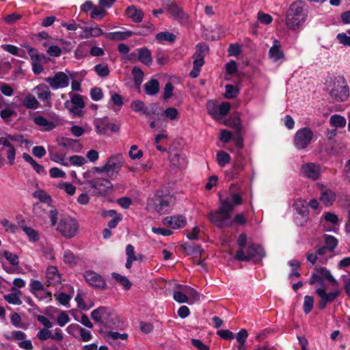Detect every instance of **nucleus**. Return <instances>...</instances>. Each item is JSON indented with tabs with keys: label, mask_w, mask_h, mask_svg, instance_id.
I'll use <instances>...</instances> for the list:
<instances>
[{
	"label": "nucleus",
	"mask_w": 350,
	"mask_h": 350,
	"mask_svg": "<svg viewBox=\"0 0 350 350\" xmlns=\"http://www.w3.org/2000/svg\"><path fill=\"white\" fill-rule=\"evenodd\" d=\"M59 189H63L65 191V192L68 194L69 196H72L75 194L76 191V187L72 185L71 183H60L58 186Z\"/></svg>",
	"instance_id": "nucleus-59"
},
{
	"label": "nucleus",
	"mask_w": 350,
	"mask_h": 350,
	"mask_svg": "<svg viewBox=\"0 0 350 350\" xmlns=\"http://www.w3.org/2000/svg\"><path fill=\"white\" fill-rule=\"evenodd\" d=\"M94 124L96 128V133L99 135L106 134L107 131L109 130V122H108L107 117L96 119Z\"/></svg>",
	"instance_id": "nucleus-28"
},
{
	"label": "nucleus",
	"mask_w": 350,
	"mask_h": 350,
	"mask_svg": "<svg viewBox=\"0 0 350 350\" xmlns=\"http://www.w3.org/2000/svg\"><path fill=\"white\" fill-rule=\"evenodd\" d=\"M177 287L183 289L187 295L190 297L193 300L198 301L200 299V293L191 286L178 284Z\"/></svg>",
	"instance_id": "nucleus-36"
},
{
	"label": "nucleus",
	"mask_w": 350,
	"mask_h": 350,
	"mask_svg": "<svg viewBox=\"0 0 350 350\" xmlns=\"http://www.w3.org/2000/svg\"><path fill=\"white\" fill-rule=\"evenodd\" d=\"M245 165V158L242 152L239 150L234 157L232 167L230 171L231 177L237 178L241 172L243 171Z\"/></svg>",
	"instance_id": "nucleus-14"
},
{
	"label": "nucleus",
	"mask_w": 350,
	"mask_h": 350,
	"mask_svg": "<svg viewBox=\"0 0 350 350\" xmlns=\"http://www.w3.org/2000/svg\"><path fill=\"white\" fill-rule=\"evenodd\" d=\"M308 14V8L304 1H293L286 14L287 27L292 30L297 29L306 22Z\"/></svg>",
	"instance_id": "nucleus-1"
},
{
	"label": "nucleus",
	"mask_w": 350,
	"mask_h": 350,
	"mask_svg": "<svg viewBox=\"0 0 350 350\" xmlns=\"http://www.w3.org/2000/svg\"><path fill=\"white\" fill-rule=\"evenodd\" d=\"M126 16L131 18L134 23H140L142 21L144 17V12L142 10L137 9L134 5L128 7L126 10Z\"/></svg>",
	"instance_id": "nucleus-24"
},
{
	"label": "nucleus",
	"mask_w": 350,
	"mask_h": 350,
	"mask_svg": "<svg viewBox=\"0 0 350 350\" xmlns=\"http://www.w3.org/2000/svg\"><path fill=\"white\" fill-rule=\"evenodd\" d=\"M169 195H163L161 191H157L153 198L154 210L159 214H166L170 209V200Z\"/></svg>",
	"instance_id": "nucleus-8"
},
{
	"label": "nucleus",
	"mask_w": 350,
	"mask_h": 350,
	"mask_svg": "<svg viewBox=\"0 0 350 350\" xmlns=\"http://www.w3.org/2000/svg\"><path fill=\"white\" fill-rule=\"evenodd\" d=\"M167 11L180 23H183L187 19V15L174 1L167 5Z\"/></svg>",
	"instance_id": "nucleus-18"
},
{
	"label": "nucleus",
	"mask_w": 350,
	"mask_h": 350,
	"mask_svg": "<svg viewBox=\"0 0 350 350\" xmlns=\"http://www.w3.org/2000/svg\"><path fill=\"white\" fill-rule=\"evenodd\" d=\"M39 301L46 300V303L52 300V293L49 291L42 290L33 295Z\"/></svg>",
	"instance_id": "nucleus-55"
},
{
	"label": "nucleus",
	"mask_w": 350,
	"mask_h": 350,
	"mask_svg": "<svg viewBox=\"0 0 350 350\" xmlns=\"http://www.w3.org/2000/svg\"><path fill=\"white\" fill-rule=\"evenodd\" d=\"M133 36V31H114L105 33L107 39L114 41L124 40Z\"/></svg>",
	"instance_id": "nucleus-26"
},
{
	"label": "nucleus",
	"mask_w": 350,
	"mask_h": 350,
	"mask_svg": "<svg viewBox=\"0 0 350 350\" xmlns=\"http://www.w3.org/2000/svg\"><path fill=\"white\" fill-rule=\"evenodd\" d=\"M20 295H21V291L18 290L17 293L5 295L3 298L9 304L14 305H21L22 304V301L19 297Z\"/></svg>",
	"instance_id": "nucleus-40"
},
{
	"label": "nucleus",
	"mask_w": 350,
	"mask_h": 350,
	"mask_svg": "<svg viewBox=\"0 0 350 350\" xmlns=\"http://www.w3.org/2000/svg\"><path fill=\"white\" fill-rule=\"evenodd\" d=\"M56 299L59 301V303L62 306H67L68 305L71 296L68 294H66L65 293H59L57 295H55Z\"/></svg>",
	"instance_id": "nucleus-60"
},
{
	"label": "nucleus",
	"mask_w": 350,
	"mask_h": 350,
	"mask_svg": "<svg viewBox=\"0 0 350 350\" xmlns=\"http://www.w3.org/2000/svg\"><path fill=\"white\" fill-rule=\"evenodd\" d=\"M288 264L292 267V273L290 274V277L295 276L296 278H299L301 274L298 271V269L301 267V262L297 260H290Z\"/></svg>",
	"instance_id": "nucleus-54"
},
{
	"label": "nucleus",
	"mask_w": 350,
	"mask_h": 350,
	"mask_svg": "<svg viewBox=\"0 0 350 350\" xmlns=\"http://www.w3.org/2000/svg\"><path fill=\"white\" fill-rule=\"evenodd\" d=\"M1 49L3 51H7V52H8L9 53H10L12 55H16V56H18V57H26L25 52L23 51L22 53H20L19 49L17 46H14V45H12V44H2L1 45Z\"/></svg>",
	"instance_id": "nucleus-42"
},
{
	"label": "nucleus",
	"mask_w": 350,
	"mask_h": 350,
	"mask_svg": "<svg viewBox=\"0 0 350 350\" xmlns=\"http://www.w3.org/2000/svg\"><path fill=\"white\" fill-rule=\"evenodd\" d=\"M174 299L178 303H187L188 302V296L187 294L182 291H175L173 293Z\"/></svg>",
	"instance_id": "nucleus-61"
},
{
	"label": "nucleus",
	"mask_w": 350,
	"mask_h": 350,
	"mask_svg": "<svg viewBox=\"0 0 350 350\" xmlns=\"http://www.w3.org/2000/svg\"><path fill=\"white\" fill-rule=\"evenodd\" d=\"M231 105L228 102H223L217 107L214 108L213 111H208V113L213 117L216 116H225L230 111Z\"/></svg>",
	"instance_id": "nucleus-27"
},
{
	"label": "nucleus",
	"mask_w": 350,
	"mask_h": 350,
	"mask_svg": "<svg viewBox=\"0 0 350 350\" xmlns=\"http://www.w3.org/2000/svg\"><path fill=\"white\" fill-rule=\"evenodd\" d=\"M85 38L98 37L105 34L103 30L98 27H88L85 29Z\"/></svg>",
	"instance_id": "nucleus-45"
},
{
	"label": "nucleus",
	"mask_w": 350,
	"mask_h": 350,
	"mask_svg": "<svg viewBox=\"0 0 350 350\" xmlns=\"http://www.w3.org/2000/svg\"><path fill=\"white\" fill-rule=\"evenodd\" d=\"M174 89V87L170 82L165 84L163 95V100H167L169 98L172 97Z\"/></svg>",
	"instance_id": "nucleus-62"
},
{
	"label": "nucleus",
	"mask_w": 350,
	"mask_h": 350,
	"mask_svg": "<svg viewBox=\"0 0 350 350\" xmlns=\"http://www.w3.org/2000/svg\"><path fill=\"white\" fill-rule=\"evenodd\" d=\"M11 323L16 327L25 328L24 325L22 323V319L17 312H14L10 318Z\"/></svg>",
	"instance_id": "nucleus-64"
},
{
	"label": "nucleus",
	"mask_w": 350,
	"mask_h": 350,
	"mask_svg": "<svg viewBox=\"0 0 350 350\" xmlns=\"http://www.w3.org/2000/svg\"><path fill=\"white\" fill-rule=\"evenodd\" d=\"M138 51V60L147 67H150L152 64V53L150 49L144 46L137 49Z\"/></svg>",
	"instance_id": "nucleus-21"
},
{
	"label": "nucleus",
	"mask_w": 350,
	"mask_h": 350,
	"mask_svg": "<svg viewBox=\"0 0 350 350\" xmlns=\"http://www.w3.org/2000/svg\"><path fill=\"white\" fill-rule=\"evenodd\" d=\"M157 62L161 65H165L169 62V57L163 51H157L155 55Z\"/></svg>",
	"instance_id": "nucleus-63"
},
{
	"label": "nucleus",
	"mask_w": 350,
	"mask_h": 350,
	"mask_svg": "<svg viewBox=\"0 0 350 350\" xmlns=\"http://www.w3.org/2000/svg\"><path fill=\"white\" fill-rule=\"evenodd\" d=\"M79 230L77 221L70 217L64 216L57 224V230L66 238H72L77 235Z\"/></svg>",
	"instance_id": "nucleus-3"
},
{
	"label": "nucleus",
	"mask_w": 350,
	"mask_h": 350,
	"mask_svg": "<svg viewBox=\"0 0 350 350\" xmlns=\"http://www.w3.org/2000/svg\"><path fill=\"white\" fill-rule=\"evenodd\" d=\"M70 327H75L80 332L81 339L83 342H88L91 340L92 334L89 330L85 329L78 324H72Z\"/></svg>",
	"instance_id": "nucleus-48"
},
{
	"label": "nucleus",
	"mask_w": 350,
	"mask_h": 350,
	"mask_svg": "<svg viewBox=\"0 0 350 350\" xmlns=\"http://www.w3.org/2000/svg\"><path fill=\"white\" fill-rule=\"evenodd\" d=\"M301 172L306 177L316 180L319 178L321 169L317 165L308 163L301 166Z\"/></svg>",
	"instance_id": "nucleus-16"
},
{
	"label": "nucleus",
	"mask_w": 350,
	"mask_h": 350,
	"mask_svg": "<svg viewBox=\"0 0 350 350\" xmlns=\"http://www.w3.org/2000/svg\"><path fill=\"white\" fill-rule=\"evenodd\" d=\"M316 293L321 297L318 304L320 310L325 309L327 304L333 302L340 295L339 291L326 293L325 286L317 288Z\"/></svg>",
	"instance_id": "nucleus-12"
},
{
	"label": "nucleus",
	"mask_w": 350,
	"mask_h": 350,
	"mask_svg": "<svg viewBox=\"0 0 350 350\" xmlns=\"http://www.w3.org/2000/svg\"><path fill=\"white\" fill-rule=\"evenodd\" d=\"M324 280H327L334 286L338 285L337 280L332 276L331 272L327 268L316 266L314 267V272L308 280V284L314 285L316 283H319L321 287L325 286Z\"/></svg>",
	"instance_id": "nucleus-7"
},
{
	"label": "nucleus",
	"mask_w": 350,
	"mask_h": 350,
	"mask_svg": "<svg viewBox=\"0 0 350 350\" xmlns=\"http://www.w3.org/2000/svg\"><path fill=\"white\" fill-rule=\"evenodd\" d=\"M314 132L308 126L298 129L293 137V144L297 150H305L314 141Z\"/></svg>",
	"instance_id": "nucleus-4"
},
{
	"label": "nucleus",
	"mask_w": 350,
	"mask_h": 350,
	"mask_svg": "<svg viewBox=\"0 0 350 350\" xmlns=\"http://www.w3.org/2000/svg\"><path fill=\"white\" fill-rule=\"evenodd\" d=\"M33 122L40 128L42 131H51L56 128L57 124L51 120H48L42 116H38L33 118Z\"/></svg>",
	"instance_id": "nucleus-20"
},
{
	"label": "nucleus",
	"mask_w": 350,
	"mask_h": 350,
	"mask_svg": "<svg viewBox=\"0 0 350 350\" xmlns=\"http://www.w3.org/2000/svg\"><path fill=\"white\" fill-rule=\"evenodd\" d=\"M96 73L100 77H106L109 75V68L107 64H99L94 66Z\"/></svg>",
	"instance_id": "nucleus-47"
},
{
	"label": "nucleus",
	"mask_w": 350,
	"mask_h": 350,
	"mask_svg": "<svg viewBox=\"0 0 350 350\" xmlns=\"http://www.w3.org/2000/svg\"><path fill=\"white\" fill-rule=\"evenodd\" d=\"M233 211V206L230 204L229 198H225L221 201L220 206L215 211H212L208 214V219L217 228L222 229L232 226L230 222L231 213Z\"/></svg>",
	"instance_id": "nucleus-2"
},
{
	"label": "nucleus",
	"mask_w": 350,
	"mask_h": 350,
	"mask_svg": "<svg viewBox=\"0 0 350 350\" xmlns=\"http://www.w3.org/2000/svg\"><path fill=\"white\" fill-rule=\"evenodd\" d=\"M46 279L47 286H55L62 282V276L56 267L50 266L46 271Z\"/></svg>",
	"instance_id": "nucleus-17"
},
{
	"label": "nucleus",
	"mask_w": 350,
	"mask_h": 350,
	"mask_svg": "<svg viewBox=\"0 0 350 350\" xmlns=\"http://www.w3.org/2000/svg\"><path fill=\"white\" fill-rule=\"evenodd\" d=\"M3 256L13 266H18L19 265V259L16 254L9 251H4Z\"/></svg>",
	"instance_id": "nucleus-49"
},
{
	"label": "nucleus",
	"mask_w": 350,
	"mask_h": 350,
	"mask_svg": "<svg viewBox=\"0 0 350 350\" xmlns=\"http://www.w3.org/2000/svg\"><path fill=\"white\" fill-rule=\"evenodd\" d=\"M131 74L133 77L135 87L139 88L143 82L144 76V72L140 68L135 66L132 69Z\"/></svg>",
	"instance_id": "nucleus-33"
},
{
	"label": "nucleus",
	"mask_w": 350,
	"mask_h": 350,
	"mask_svg": "<svg viewBox=\"0 0 350 350\" xmlns=\"http://www.w3.org/2000/svg\"><path fill=\"white\" fill-rule=\"evenodd\" d=\"M16 115V112L10 108H5L0 111V117L5 123L10 122V118Z\"/></svg>",
	"instance_id": "nucleus-50"
},
{
	"label": "nucleus",
	"mask_w": 350,
	"mask_h": 350,
	"mask_svg": "<svg viewBox=\"0 0 350 350\" xmlns=\"http://www.w3.org/2000/svg\"><path fill=\"white\" fill-rule=\"evenodd\" d=\"M33 196L43 203H49L51 202V197L44 190H37L33 193Z\"/></svg>",
	"instance_id": "nucleus-51"
},
{
	"label": "nucleus",
	"mask_w": 350,
	"mask_h": 350,
	"mask_svg": "<svg viewBox=\"0 0 350 350\" xmlns=\"http://www.w3.org/2000/svg\"><path fill=\"white\" fill-rule=\"evenodd\" d=\"M162 115L170 120H176L178 119L179 112L176 108L170 107L163 111Z\"/></svg>",
	"instance_id": "nucleus-44"
},
{
	"label": "nucleus",
	"mask_w": 350,
	"mask_h": 350,
	"mask_svg": "<svg viewBox=\"0 0 350 350\" xmlns=\"http://www.w3.org/2000/svg\"><path fill=\"white\" fill-rule=\"evenodd\" d=\"M324 240L325 247L329 252L334 251L338 244V239L332 235L325 234Z\"/></svg>",
	"instance_id": "nucleus-39"
},
{
	"label": "nucleus",
	"mask_w": 350,
	"mask_h": 350,
	"mask_svg": "<svg viewBox=\"0 0 350 350\" xmlns=\"http://www.w3.org/2000/svg\"><path fill=\"white\" fill-rule=\"evenodd\" d=\"M83 278L86 282L96 289H105L107 284L103 276L94 271L88 270L84 272Z\"/></svg>",
	"instance_id": "nucleus-10"
},
{
	"label": "nucleus",
	"mask_w": 350,
	"mask_h": 350,
	"mask_svg": "<svg viewBox=\"0 0 350 350\" xmlns=\"http://www.w3.org/2000/svg\"><path fill=\"white\" fill-rule=\"evenodd\" d=\"M114 2L115 1H99L101 7L98 8L94 5L90 14L91 18L94 19L103 18L106 14V10L104 9V8L111 7Z\"/></svg>",
	"instance_id": "nucleus-19"
},
{
	"label": "nucleus",
	"mask_w": 350,
	"mask_h": 350,
	"mask_svg": "<svg viewBox=\"0 0 350 350\" xmlns=\"http://www.w3.org/2000/svg\"><path fill=\"white\" fill-rule=\"evenodd\" d=\"M38 97L40 100L50 103L51 92L49 87L45 84H40L36 88Z\"/></svg>",
	"instance_id": "nucleus-29"
},
{
	"label": "nucleus",
	"mask_w": 350,
	"mask_h": 350,
	"mask_svg": "<svg viewBox=\"0 0 350 350\" xmlns=\"http://www.w3.org/2000/svg\"><path fill=\"white\" fill-rule=\"evenodd\" d=\"M293 206L297 213L301 217V219H299V217H296L295 219V223L300 226H304L308 221L309 215L308 206H305L301 200L295 202L293 204Z\"/></svg>",
	"instance_id": "nucleus-15"
},
{
	"label": "nucleus",
	"mask_w": 350,
	"mask_h": 350,
	"mask_svg": "<svg viewBox=\"0 0 350 350\" xmlns=\"http://www.w3.org/2000/svg\"><path fill=\"white\" fill-rule=\"evenodd\" d=\"M65 107L68 109L74 117H81L83 113L81 109L84 108L85 103L83 97L80 94H72L70 103L67 100L64 103Z\"/></svg>",
	"instance_id": "nucleus-9"
},
{
	"label": "nucleus",
	"mask_w": 350,
	"mask_h": 350,
	"mask_svg": "<svg viewBox=\"0 0 350 350\" xmlns=\"http://www.w3.org/2000/svg\"><path fill=\"white\" fill-rule=\"evenodd\" d=\"M5 338L8 340H12L13 339L16 340H23L27 338V335L25 332L22 331H13L12 332V336L5 335Z\"/></svg>",
	"instance_id": "nucleus-56"
},
{
	"label": "nucleus",
	"mask_w": 350,
	"mask_h": 350,
	"mask_svg": "<svg viewBox=\"0 0 350 350\" xmlns=\"http://www.w3.org/2000/svg\"><path fill=\"white\" fill-rule=\"evenodd\" d=\"M226 92L224 96L227 99H232L235 98L239 93V90L233 85L227 84L225 86Z\"/></svg>",
	"instance_id": "nucleus-46"
},
{
	"label": "nucleus",
	"mask_w": 350,
	"mask_h": 350,
	"mask_svg": "<svg viewBox=\"0 0 350 350\" xmlns=\"http://www.w3.org/2000/svg\"><path fill=\"white\" fill-rule=\"evenodd\" d=\"M123 165L124 159L122 154L111 156L106 163L107 173L109 174V177L112 178L113 176H116Z\"/></svg>",
	"instance_id": "nucleus-11"
},
{
	"label": "nucleus",
	"mask_w": 350,
	"mask_h": 350,
	"mask_svg": "<svg viewBox=\"0 0 350 350\" xmlns=\"http://www.w3.org/2000/svg\"><path fill=\"white\" fill-rule=\"evenodd\" d=\"M21 228L27 234L30 242L36 243L39 241L40 235L37 230L24 225L21 226Z\"/></svg>",
	"instance_id": "nucleus-34"
},
{
	"label": "nucleus",
	"mask_w": 350,
	"mask_h": 350,
	"mask_svg": "<svg viewBox=\"0 0 350 350\" xmlns=\"http://www.w3.org/2000/svg\"><path fill=\"white\" fill-rule=\"evenodd\" d=\"M230 156L225 151L220 150L217 153V161L219 166L224 167L230 161Z\"/></svg>",
	"instance_id": "nucleus-43"
},
{
	"label": "nucleus",
	"mask_w": 350,
	"mask_h": 350,
	"mask_svg": "<svg viewBox=\"0 0 350 350\" xmlns=\"http://www.w3.org/2000/svg\"><path fill=\"white\" fill-rule=\"evenodd\" d=\"M173 218L174 219V220H173L172 228L179 229L185 226L187 221L184 216L177 215L174 216Z\"/></svg>",
	"instance_id": "nucleus-53"
},
{
	"label": "nucleus",
	"mask_w": 350,
	"mask_h": 350,
	"mask_svg": "<svg viewBox=\"0 0 350 350\" xmlns=\"http://www.w3.org/2000/svg\"><path fill=\"white\" fill-rule=\"evenodd\" d=\"M329 95L337 102L346 101L350 95L349 88L344 77H339L334 82Z\"/></svg>",
	"instance_id": "nucleus-5"
},
{
	"label": "nucleus",
	"mask_w": 350,
	"mask_h": 350,
	"mask_svg": "<svg viewBox=\"0 0 350 350\" xmlns=\"http://www.w3.org/2000/svg\"><path fill=\"white\" fill-rule=\"evenodd\" d=\"M336 198V194L333 191L326 189L321 192L320 200L326 206H329L332 205Z\"/></svg>",
	"instance_id": "nucleus-31"
},
{
	"label": "nucleus",
	"mask_w": 350,
	"mask_h": 350,
	"mask_svg": "<svg viewBox=\"0 0 350 350\" xmlns=\"http://www.w3.org/2000/svg\"><path fill=\"white\" fill-rule=\"evenodd\" d=\"M247 254L251 260L252 258L262 259L265 256L263 247L258 244H251L247 249Z\"/></svg>",
	"instance_id": "nucleus-22"
},
{
	"label": "nucleus",
	"mask_w": 350,
	"mask_h": 350,
	"mask_svg": "<svg viewBox=\"0 0 350 350\" xmlns=\"http://www.w3.org/2000/svg\"><path fill=\"white\" fill-rule=\"evenodd\" d=\"M159 90V83L157 79H152L144 84V90L148 95H156Z\"/></svg>",
	"instance_id": "nucleus-30"
},
{
	"label": "nucleus",
	"mask_w": 350,
	"mask_h": 350,
	"mask_svg": "<svg viewBox=\"0 0 350 350\" xmlns=\"http://www.w3.org/2000/svg\"><path fill=\"white\" fill-rule=\"evenodd\" d=\"M314 298L310 295H306L304 297L303 310L305 314H309L313 308Z\"/></svg>",
	"instance_id": "nucleus-52"
},
{
	"label": "nucleus",
	"mask_w": 350,
	"mask_h": 350,
	"mask_svg": "<svg viewBox=\"0 0 350 350\" xmlns=\"http://www.w3.org/2000/svg\"><path fill=\"white\" fill-rule=\"evenodd\" d=\"M111 276L114 280L123 286L125 290H129L131 288L132 284L126 277L116 272H113L111 273Z\"/></svg>",
	"instance_id": "nucleus-37"
},
{
	"label": "nucleus",
	"mask_w": 350,
	"mask_h": 350,
	"mask_svg": "<svg viewBox=\"0 0 350 350\" xmlns=\"http://www.w3.org/2000/svg\"><path fill=\"white\" fill-rule=\"evenodd\" d=\"M108 317V308L105 306H99L91 312L92 319L96 323H101L102 319H107Z\"/></svg>",
	"instance_id": "nucleus-25"
},
{
	"label": "nucleus",
	"mask_w": 350,
	"mask_h": 350,
	"mask_svg": "<svg viewBox=\"0 0 350 350\" xmlns=\"http://www.w3.org/2000/svg\"><path fill=\"white\" fill-rule=\"evenodd\" d=\"M329 122L332 126L342 128L346 125V119L340 115L335 114L330 117Z\"/></svg>",
	"instance_id": "nucleus-41"
},
{
	"label": "nucleus",
	"mask_w": 350,
	"mask_h": 350,
	"mask_svg": "<svg viewBox=\"0 0 350 350\" xmlns=\"http://www.w3.org/2000/svg\"><path fill=\"white\" fill-rule=\"evenodd\" d=\"M85 183L90 187L91 193L94 196H104L113 187L110 180L105 178H95L87 180Z\"/></svg>",
	"instance_id": "nucleus-6"
},
{
	"label": "nucleus",
	"mask_w": 350,
	"mask_h": 350,
	"mask_svg": "<svg viewBox=\"0 0 350 350\" xmlns=\"http://www.w3.org/2000/svg\"><path fill=\"white\" fill-rule=\"evenodd\" d=\"M69 161L75 166H82L87 162L85 158L80 155L71 156Z\"/></svg>",
	"instance_id": "nucleus-57"
},
{
	"label": "nucleus",
	"mask_w": 350,
	"mask_h": 350,
	"mask_svg": "<svg viewBox=\"0 0 350 350\" xmlns=\"http://www.w3.org/2000/svg\"><path fill=\"white\" fill-rule=\"evenodd\" d=\"M58 144L59 146L66 149H70L75 151H78L81 148L79 141L72 138L62 137L60 139H58Z\"/></svg>",
	"instance_id": "nucleus-23"
},
{
	"label": "nucleus",
	"mask_w": 350,
	"mask_h": 350,
	"mask_svg": "<svg viewBox=\"0 0 350 350\" xmlns=\"http://www.w3.org/2000/svg\"><path fill=\"white\" fill-rule=\"evenodd\" d=\"M53 90L64 88L69 85V78L64 72H57L53 77L45 79Z\"/></svg>",
	"instance_id": "nucleus-13"
},
{
	"label": "nucleus",
	"mask_w": 350,
	"mask_h": 350,
	"mask_svg": "<svg viewBox=\"0 0 350 350\" xmlns=\"http://www.w3.org/2000/svg\"><path fill=\"white\" fill-rule=\"evenodd\" d=\"M176 38V35L167 31L159 32L156 35V39L159 42L167 41L169 42H174Z\"/></svg>",
	"instance_id": "nucleus-38"
},
{
	"label": "nucleus",
	"mask_w": 350,
	"mask_h": 350,
	"mask_svg": "<svg viewBox=\"0 0 350 350\" xmlns=\"http://www.w3.org/2000/svg\"><path fill=\"white\" fill-rule=\"evenodd\" d=\"M44 285L39 280H32L30 284V292L34 295L42 290H44Z\"/></svg>",
	"instance_id": "nucleus-58"
},
{
	"label": "nucleus",
	"mask_w": 350,
	"mask_h": 350,
	"mask_svg": "<svg viewBox=\"0 0 350 350\" xmlns=\"http://www.w3.org/2000/svg\"><path fill=\"white\" fill-rule=\"evenodd\" d=\"M23 105L28 109H36L39 103L33 96L29 94L23 99Z\"/></svg>",
	"instance_id": "nucleus-35"
},
{
	"label": "nucleus",
	"mask_w": 350,
	"mask_h": 350,
	"mask_svg": "<svg viewBox=\"0 0 350 350\" xmlns=\"http://www.w3.org/2000/svg\"><path fill=\"white\" fill-rule=\"evenodd\" d=\"M269 54L275 60L281 59L284 57V53L280 50V43L278 40H274L273 46L269 49Z\"/></svg>",
	"instance_id": "nucleus-32"
}]
</instances>
